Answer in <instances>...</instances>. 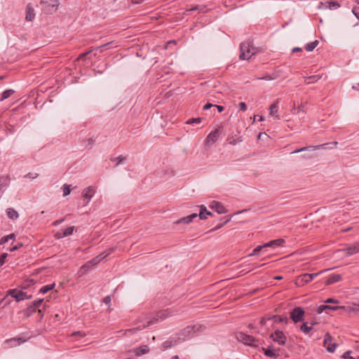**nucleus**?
<instances>
[{
    "instance_id": "1",
    "label": "nucleus",
    "mask_w": 359,
    "mask_h": 359,
    "mask_svg": "<svg viewBox=\"0 0 359 359\" xmlns=\"http://www.w3.org/2000/svg\"><path fill=\"white\" fill-rule=\"evenodd\" d=\"M200 212L198 215L197 213H193L187 217H182L180 220L177 222V224L179 223H184V224H189L192 220L199 216L201 219H204L207 218V215H210L211 212L206 210V208L204 205H201L200 207Z\"/></svg>"
},
{
    "instance_id": "2",
    "label": "nucleus",
    "mask_w": 359,
    "mask_h": 359,
    "mask_svg": "<svg viewBox=\"0 0 359 359\" xmlns=\"http://www.w3.org/2000/svg\"><path fill=\"white\" fill-rule=\"evenodd\" d=\"M237 339L244 344L245 345L257 347L259 346V341L252 335L246 334L243 332H238L236 334Z\"/></svg>"
},
{
    "instance_id": "3",
    "label": "nucleus",
    "mask_w": 359,
    "mask_h": 359,
    "mask_svg": "<svg viewBox=\"0 0 359 359\" xmlns=\"http://www.w3.org/2000/svg\"><path fill=\"white\" fill-rule=\"evenodd\" d=\"M255 48L250 42H243L241 44L240 58L241 60H249L254 54Z\"/></svg>"
},
{
    "instance_id": "4",
    "label": "nucleus",
    "mask_w": 359,
    "mask_h": 359,
    "mask_svg": "<svg viewBox=\"0 0 359 359\" xmlns=\"http://www.w3.org/2000/svg\"><path fill=\"white\" fill-rule=\"evenodd\" d=\"M328 270L329 269H326L316 273H304L297 278L296 283L304 285V284L312 281L315 277H317L320 273Z\"/></svg>"
},
{
    "instance_id": "5",
    "label": "nucleus",
    "mask_w": 359,
    "mask_h": 359,
    "mask_svg": "<svg viewBox=\"0 0 359 359\" xmlns=\"http://www.w3.org/2000/svg\"><path fill=\"white\" fill-rule=\"evenodd\" d=\"M304 315L305 311L300 306L294 308L290 313V318L295 323L302 321L304 320Z\"/></svg>"
},
{
    "instance_id": "6",
    "label": "nucleus",
    "mask_w": 359,
    "mask_h": 359,
    "mask_svg": "<svg viewBox=\"0 0 359 359\" xmlns=\"http://www.w3.org/2000/svg\"><path fill=\"white\" fill-rule=\"evenodd\" d=\"M332 341L333 338L330 333L327 332L324 337L323 345L330 353H333L337 346V344Z\"/></svg>"
},
{
    "instance_id": "7",
    "label": "nucleus",
    "mask_w": 359,
    "mask_h": 359,
    "mask_svg": "<svg viewBox=\"0 0 359 359\" xmlns=\"http://www.w3.org/2000/svg\"><path fill=\"white\" fill-rule=\"evenodd\" d=\"M270 338L274 342L278 343L280 346L285 344L286 337L283 331L276 330L274 332L271 334Z\"/></svg>"
},
{
    "instance_id": "8",
    "label": "nucleus",
    "mask_w": 359,
    "mask_h": 359,
    "mask_svg": "<svg viewBox=\"0 0 359 359\" xmlns=\"http://www.w3.org/2000/svg\"><path fill=\"white\" fill-rule=\"evenodd\" d=\"M170 315V312L168 310H162L157 312L152 319L147 321L146 326H149L151 324H154L158 322L159 320H163L168 317Z\"/></svg>"
},
{
    "instance_id": "9",
    "label": "nucleus",
    "mask_w": 359,
    "mask_h": 359,
    "mask_svg": "<svg viewBox=\"0 0 359 359\" xmlns=\"http://www.w3.org/2000/svg\"><path fill=\"white\" fill-rule=\"evenodd\" d=\"M114 248H109L108 250H106L104 252H102L99 255L94 257L92 260L89 261L91 264V266H95L97 265L101 260L107 257L108 255H109L111 253L114 252Z\"/></svg>"
},
{
    "instance_id": "10",
    "label": "nucleus",
    "mask_w": 359,
    "mask_h": 359,
    "mask_svg": "<svg viewBox=\"0 0 359 359\" xmlns=\"http://www.w3.org/2000/svg\"><path fill=\"white\" fill-rule=\"evenodd\" d=\"M339 6H340V5L337 1H327L325 2H320L318 6V8L320 10L337 9V8H339Z\"/></svg>"
},
{
    "instance_id": "11",
    "label": "nucleus",
    "mask_w": 359,
    "mask_h": 359,
    "mask_svg": "<svg viewBox=\"0 0 359 359\" xmlns=\"http://www.w3.org/2000/svg\"><path fill=\"white\" fill-rule=\"evenodd\" d=\"M8 294L12 297H14L18 302L29 298L27 297L25 292L22 291H18L16 290H9Z\"/></svg>"
},
{
    "instance_id": "12",
    "label": "nucleus",
    "mask_w": 359,
    "mask_h": 359,
    "mask_svg": "<svg viewBox=\"0 0 359 359\" xmlns=\"http://www.w3.org/2000/svg\"><path fill=\"white\" fill-rule=\"evenodd\" d=\"M210 208L219 214H223L227 212L224 206L218 201H212L210 205Z\"/></svg>"
},
{
    "instance_id": "13",
    "label": "nucleus",
    "mask_w": 359,
    "mask_h": 359,
    "mask_svg": "<svg viewBox=\"0 0 359 359\" xmlns=\"http://www.w3.org/2000/svg\"><path fill=\"white\" fill-rule=\"evenodd\" d=\"M346 255H352L359 252V243H354L352 245L348 246L342 250Z\"/></svg>"
},
{
    "instance_id": "14",
    "label": "nucleus",
    "mask_w": 359,
    "mask_h": 359,
    "mask_svg": "<svg viewBox=\"0 0 359 359\" xmlns=\"http://www.w3.org/2000/svg\"><path fill=\"white\" fill-rule=\"evenodd\" d=\"M26 341V339H24L21 337L11 338L6 339L5 341V344H7L9 347H14L17 345H20L21 344Z\"/></svg>"
},
{
    "instance_id": "15",
    "label": "nucleus",
    "mask_w": 359,
    "mask_h": 359,
    "mask_svg": "<svg viewBox=\"0 0 359 359\" xmlns=\"http://www.w3.org/2000/svg\"><path fill=\"white\" fill-rule=\"evenodd\" d=\"M219 137V130L216 129L214 131H212L205 139V144H210L215 143Z\"/></svg>"
},
{
    "instance_id": "16",
    "label": "nucleus",
    "mask_w": 359,
    "mask_h": 359,
    "mask_svg": "<svg viewBox=\"0 0 359 359\" xmlns=\"http://www.w3.org/2000/svg\"><path fill=\"white\" fill-rule=\"evenodd\" d=\"M74 230V226H69V227L67 228L62 232V231H57L55 234V238H57V239H60V238H62L64 237L70 236V235H72L73 233Z\"/></svg>"
},
{
    "instance_id": "17",
    "label": "nucleus",
    "mask_w": 359,
    "mask_h": 359,
    "mask_svg": "<svg viewBox=\"0 0 359 359\" xmlns=\"http://www.w3.org/2000/svg\"><path fill=\"white\" fill-rule=\"evenodd\" d=\"M278 100H276L273 104H271L269 107V114L270 116L274 117L276 119L279 120L280 116L278 113Z\"/></svg>"
},
{
    "instance_id": "18",
    "label": "nucleus",
    "mask_w": 359,
    "mask_h": 359,
    "mask_svg": "<svg viewBox=\"0 0 359 359\" xmlns=\"http://www.w3.org/2000/svg\"><path fill=\"white\" fill-rule=\"evenodd\" d=\"M327 144H329L328 143H325V144L316 145V146L304 147L300 148L299 149H297V150H295L294 151H292L291 154L299 153V152L304 151H309L310 149L317 150V149H321V148H325V147L326 145H327Z\"/></svg>"
},
{
    "instance_id": "19",
    "label": "nucleus",
    "mask_w": 359,
    "mask_h": 359,
    "mask_svg": "<svg viewBox=\"0 0 359 359\" xmlns=\"http://www.w3.org/2000/svg\"><path fill=\"white\" fill-rule=\"evenodd\" d=\"M285 241L283 238H278L276 240L271 241L268 243H264V246L266 248H276L278 246H282L285 244Z\"/></svg>"
},
{
    "instance_id": "20",
    "label": "nucleus",
    "mask_w": 359,
    "mask_h": 359,
    "mask_svg": "<svg viewBox=\"0 0 359 359\" xmlns=\"http://www.w3.org/2000/svg\"><path fill=\"white\" fill-rule=\"evenodd\" d=\"M262 351L266 356L272 358H277L279 355L278 351L272 347H269L268 348H262Z\"/></svg>"
},
{
    "instance_id": "21",
    "label": "nucleus",
    "mask_w": 359,
    "mask_h": 359,
    "mask_svg": "<svg viewBox=\"0 0 359 359\" xmlns=\"http://www.w3.org/2000/svg\"><path fill=\"white\" fill-rule=\"evenodd\" d=\"M196 325H194V326L189 325V326L186 327L183 330H182L181 334L184 337H190L192 335L193 333L196 332Z\"/></svg>"
},
{
    "instance_id": "22",
    "label": "nucleus",
    "mask_w": 359,
    "mask_h": 359,
    "mask_svg": "<svg viewBox=\"0 0 359 359\" xmlns=\"http://www.w3.org/2000/svg\"><path fill=\"white\" fill-rule=\"evenodd\" d=\"M341 280V276L340 274H332L328 277V278L325 281V285H330L334 283L339 282Z\"/></svg>"
},
{
    "instance_id": "23",
    "label": "nucleus",
    "mask_w": 359,
    "mask_h": 359,
    "mask_svg": "<svg viewBox=\"0 0 359 359\" xmlns=\"http://www.w3.org/2000/svg\"><path fill=\"white\" fill-rule=\"evenodd\" d=\"M94 193V189L91 187H88V188L83 189V196L86 198H88V201L86 202V204L89 203V201L93 198Z\"/></svg>"
},
{
    "instance_id": "24",
    "label": "nucleus",
    "mask_w": 359,
    "mask_h": 359,
    "mask_svg": "<svg viewBox=\"0 0 359 359\" xmlns=\"http://www.w3.org/2000/svg\"><path fill=\"white\" fill-rule=\"evenodd\" d=\"M147 327V326H146V325H144L142 327L139 326V327L131 328V329H127V330L123 331V335L126 336L128 334H134L137 333L138 331H140Z\"/></svg>"
},
{
    "instance_id": "25",
    "label": "nucleus",
    "mask_w": 359,
    "mask_h": 359,
    "mask_svg": "<svg viewBox=\"0 0 359 359\" xmlns=\"http://www.w3.org/2000/svg\"><path fill=\"white\" fill-rule=\"evenodd\" d=\"M34 8L31 6L30 4L27 6V15L26 20L28 21H32L34 18Z\"/></svg>"
},
{
    "instance_id": "26",
    "label": "nucleus",
    "mask_w": 359,
    "mask_h": 359,
    "mask_svg": "<svg viewBox=\"0 0 359 359\" xmlns=\"http://www.w3.org/2000/svg\"><path fill=\"white\" fill-rule=\"evenodd\" d=\"M6 212L8 217L11 219H17L19 217L18 212L12 208H8Z\"/></svg>"
},
{
    "instance_id": "27",
    "label": "nucleus",
    "mask_w": 359,
    "mask_h": 359,
    "mask_svg": "<svg viewBox=\"0 0 359 359\" xmlns=\"http://www.w3.org/2000/svg\"><path fill=\"white\" fill-rule=\"evenodd\" d=\"M15 235L14 233H11L9 235H7V236H3L1 239H0V245H3L6 243H7L9 240H12V241H15Z\"/></svg>"
},
{
    "instance_id": "28",
    "label": "nucleus",
    "mask_w": 359,
    "mask_h": 359,
    "mask_svg": "<svg viewBox=\"0 0 359 359\" xmlns=\"http://www.w3.org/2000/svg\"><path fill=\"white\" fill-rule=\"evenodd\" d=\"M93 266H91V264L90 263V262H88L86 264H85L84 265H83L79 273V276H83L85 273H86Z\"/></svg>"
},
{
    "instance_id": "29",
    "label": "nucleus",
    "mask_w": 359,
    "mask_h": 359,
    "mask_svg": "<svg viewBox=\"0 0 359 359\" xmlns=\"http://www.w3.org/2000/svg\"><path fill=\"white\" fill-rule=\"evenodd\" d=\"M149 348L147 345L140 346L136 351L137 355H141L149 352Z\"/></svg>"
},
{
    "instance_id": "30",
    "label": "nucleus",
    "mask_w": 359,
    "mask_h": 359,
    "mask_svg": "<svg viewBox=\"0 0 359 359\" xmlns=\"http://www.w3.org/2000/svg\"><path fill=\"white\" fill-rule=\"evenodd\" d=\"M318 41L316 40L314 41L307 43L305 46V49L306 51L311 52L314 50V48L318 46Z\"/></svg>"
},
{
    "instance_id": "31",
    "label": "nucleus",
    "mask_w": 359,
    "mask_h": 359,
    "mask_svg": "<svg viewBox=\"0 0 359 359\" xmlns=\"http://www.w3.org/2000/svg\"><path fill=\"white\" fill-rule=\"evenodd\" d=\"M14 93V90L12 89H8L4 90L1 94V101H3L10 97Z\"/></svg>"
},
{
    "instance_id": "32",
    "label": "nucleus",
    "mask_w": 359,
    "mask_h": 359,
    "mask_svg": "<svg viewBox=\"0 0 359 359\" xmlns=\"http://www.w3.org/2000/svg\"><path fill=\"white\" fill-rule=\"evenodd\" d=\"M36 309L32 304V305L29 306L25 310H24L23 312H24V314L25 316L29 317L32 313L36 312Z\"/></svg>"
},
{
    "instance_id": "33",
    "label": "nucleus",
    "mask_w": 359,
    "mask_h": 359,
    "mask_svg": "<svg viewBox=\"0 0 359 359\" xmlns=\"http://www.w3.org/2000/svg\"><path fill=\"white\" fill-rule=\"evenodd\" d=\"M320 79V76L318 75L311 76L306 77L305 79V83L306 84L313 83L316 82L317 81H318Z\"/></svg>"
},
{
    "instance_id": "34",
    "label": "nucleus",
    "mask_w": 359,
    "mask_h": 359,
    "mask_svg": "<svg viewBox=\"0 0 359 359\" xmlns=\"http://www.w3.org/2000/svg\"><path fill=\"white\" fill-rule=\"evenodd\" d=\"M277 318V316H263L261 319H260V325L262 326L264 325L266 323L267 320H270L271 319H276Z\"/></svg>"
},
{
    "instance_id": "35",
    "label": "nucleus",
    "mask_w": 359,
    "mask_h": 359,
    "mask_svg": "<svg viewBox=\"0 0 359 359\" xmlns=\"http://www.w3.org/2000/svg\"><path fill=\"white\" fill-rule=\"evenodd\" d=\"M313 329L312 326L309 325L306 323H304L301 327L300 330L305 334H308Z\"/></svg>"
},
{
    "instance_id": "36",
    "label": "nucleus",
    "mask_w": 359,
    "mask_h": 359,
    "mask_svg": "<svg viewBox=\"0 0 359 359\" xmlns=\"http://www.w3.org/2000/svg\"><path fill=\"white\" fill-rule=\"evenodd\" d=\"M55 287V284L53 283V284H50V285H45V286H43L39 292L42 294H46V292H48V291L53 290Z\"/></svg>"
},
{
    "instance_id": "37",
    "label": "nucleus",
    "mask_w": 359,
    "mask_h": 359,
    "mask_svg": "<svg viewBox=\"0 0 359 359\" xmlns=\"http://www.w3.org/2000/svg\"><path fill=\"white\" fill-rule=\"evenodd\" d=\"M264 248H266V246H264V244L262 245H258L252 251V252L251 254L249 255V256H254V255H257L261 250L262 249Z\"/></svg>"
},
{
    "instance_id": "38",
    "label": "nucleus",
    "mask_w": 359,
    "mask_h": 359,
    "mask_svg": "<svg viewBox=\"0 0 359 359\" xmlns=\"http://www.w3.org/2000/svg\"><path fill=\"white\" fill-rule=\"evenodd\" d=\"M351 351H346L343 354L342 358H344V359H359V357L354 358V357L351 356Z\"/></svg>"
},
{
    "instance_id": "39",
    "label": "nucleus",
    "mask_w": 359,
    "mask_h": 359,
    "mask_svg": "<svg viewBox=\"0 0 359 359\" xmlns=\"http://www.w3.org/2000/svg\"><path fill=\"white\" fill-rule=\"evenodd\" d=\"M70 192H71L70 186L65 184L63 186V195L65 196H67L70 194Z\"/></svg>"
},
{
    "instance_id": "40",
    "label": "nucleus",
    "mask_w": 359,
    "mask_h": 359,
    "mask_svg": "<svg viewBox=\"0 0 359 359\" xmlns=\"http://www.w3.org/2000/svg\"><path fill=\"white\" fill-rule=\"evenodd\" d=\"M346 310V307L344 306H329V308H327V310H331V311H337V310Z\"/></svg>"
},
{
    "instance_id": "41",
    "label": "nucleus",
    "mask_w": 359,
    "mask_h": 359,
    "mask_svg": "<svg viewBox=\"0 0 359 359\" xmlns=\"http://www.w3.org/2000/svg\"><path fill=\"white\" fill-rule=\"evenodd\" d=\"M327 308H329V305H320L318 306L316 311L318 313H321L324 311L327 310Z\"/></svg>"
},
{
    "instance_id": "42",
    "label": "nucleus",
    "mask_w": 359,
    "mask_h": 359,
    "mask_svg": "<svg viewBox=\"0 0 359 359\" xmlns=\"http://www.w3.org/2000/svg\"><path fill=\"white\" fill-rule=\"evenodd\" d=\"M8 256L7 253H3L0 256V267L5 263L6 259Z\"/></svg>"
},
{
    "instance_id": "43",
    "label": "nucleus",
    "mask_w": 359,
    "mask_h": 359,
    "mask_svg": "<svg viewBox=\"0 0 359 359\" xmlns=\"http://www.w3.org/2000/svg\"><path fill=\"white\" fill-rule=\"evenodd\" d=\"M43 301V299H40L36 300L32 303V305L37 309L41 306Z\"/></svg>"
},
{
    "instance_id": "44",
    "label": "nucleus",
    "mask_w": 359,
    "mask_h": 359,
    "mask_svg": "<svg viewBox=\"0 0 359 359\" xmlns=\"http://www.w3.org/2000/svg\"><path fill=\"white\" fill-rule=\"evenodd\" d=\"M339 300L334 298H328L325 301V303L326 304H339Z\"/></svg>"
},
{
    "instance_id": "45",
    "label": "nucleus",
    "mask_w": 359,
    "mask_h": 359,
    "mask_svg": "<svg viewBox=\"0 0 359 359\" xmlns=\"http://www.w3.org/2000/svg\"><path fill=\"white\" fill-rule=\"evenodd\" d=\"M201 122V118H191V119H189V121H187V124H191V123H199Z\"/></svg>"
},
{
    "instance_id": "46",
    "label": "nucleus",
    "mask_w": 359,
    "mask_h": 359,
    "mask_svg": "<svg viewBox=\"0 0 359 359\" xmlns=\"http://www.w3.org/2000/svg\"><path fill=\"white\" fill-rule=\"evenodd\" d=\"M238 107L240 109L243 111H245L247 110V105L245 102H241L238 104Z\"/></svg>"
},
{
    "instance_id": "47",
    "label": "nucleus",
    "mask_w": 359,
    "mask_h": 359,
    "mask_svg": "<svg viewBox=\"0 0 359 359\" xmlns=\"http://www.w3.org/2000/svg\"><path fill=\"white\" fill-rule=\"evenodd\" d=\"M198 10H200V8L199 6H196L193 8H187L186 11H185V13H189V12L191 11H198Z\"/></svg>"
},
{
    "instance_id": "48",
    "label": "nucleus",
    "mask_w": 359,
    "mask_h": 359,
    "mask_svg": "<svg viewBox=\"0 0 359 359\" xmlns=\"http://www.w3.org/2000/svg\"><path fill=\"white\" fill-rule=\"evenodd\" d=\"M302 110V105H300V106H298L297 108L293 109L292 110V114H298Z\"/></svg>"
},
{
    "instance_id": "49",
    "label": "nucleus",
    "mask_w": 359,
    "mask_h": 359,
    "mask_svg": "<svg viewBox=\"0 0 359 359\" xmlns=\"http://www.w3.org/2000/svg\"><path fill=\"white\" fill-rule=\"evenodd\" d=\"M76 335H79L81 337H86V334L83 333V332H81L80 331H78V332H74L72 334V336H76Z\"/></svg>"
},
{
    "instance_id": "50",
    "label": "nucleus",
    "mask_w": 359,
    "mask_h": 359,
    "mask_svg": "<svg viewBox=\"0 0 359 359\" xmlns=\"http://www.w3.org/2000/svg\"><path fill=\"white\" fill-rule=\"evenodd\" d=\"M38 176V174L36 173H32V172H29L28 173L27 175H26V177H29L30 179H34L36 178V177Z\"/></svg>"
},
{
    "instance_id": "51",
    "label": "nucleus",
    "mask_w": 359,
    "mask_h": 359,
    "mask_svg": "<svg viewBox=\"0 0 359 359\" xmlns=\"http://www.w3.org/2000/svg\"><path fill=\"white\" fill-rule=\"evenodd\" d=\"M103 302L106 304H109L111 302V297L107 296L103 299Z\"/></svg>"
},
{
    "instance_id": "52",
    "label": "nucleus",
    "mask_w": 359,
    "mask_h": 359,
    "mask_svg": "<svg viewBox=\"0 0 359 359\" xmlns=\"http://www.w3.org/2000/svg\"><path fill=\"white\" fill-rule=\"evenodd\" d=\"M229 220H230V219H226L223 224H218L214 229H212L211 231L219 229V228H221L223 226V224H226Z\"/></svg>"
},
{
    "instance_id": "53",
    "label": "nucleus",
    "mask_w": 359,
    "mask_h": 359,
    "mask_svg": "<svg viewBox=\"0 0 359 359\" xmlns=\"http://www.w3.org/2000/svg\"><path fill=\"white\" fill-rule=\"evenodd\" d=\"M22 245V243H19V244L15 245L14 247H13L12 248H11L10 251L11 252H13V251H15L16 250H18Z\"/></svg>"
},
{
    "instance_id": "54",
    "label": "nucleus",
    "mask_w": 359,
    "mask_h": 359,
    "mask_svg": "<svg viewBox=\"0 0 359 359\" xmlns=\"http://www.w3.org/2000/svg\"><path fill=\"white\" fill-rule=\"evenodd\" d=\"M5 179L3 177H0V189L5 186Z\"/></svg>"
},
{
    "instance_id": "55",
    "label": "nucleus",
    "mask_w": 359,
    "mask_h": 359,
    "mask_svg": "<svg viewBox=\"0 0 359 359\" xmlns=\"http://www.w3.org/2000/svg\"><path fill=\"white\" fill-rule=\"evenodd\" d=\"M257 79H263L266 81H271L273 79V78L270 75H266L262 78H257Z\"/></svg>"
},
{
    "instance_id": "56",
    "label": "nucleus",
    "mask_w": 359,
    "mask_h": 359,
    "mask_svg": "<svg viewBox=\"0 0 359 359\" xmlns=\"http://www.w3.org/2000/svg\"><path fill=\"white\" fill-rule=\"evenodd\" d=\"M64 220H65V219H57V220L55 221V222H53V224L54 226H57V225H59L60 224H61Z\"/></svg>"
},
{
    "instance_id": "57",
    "label": "nucleus",
    "mask_w": 359,
    "mask_h": 359,
    "mask_svg": "<svg viewBox=\"0 0 359 359\" xmlns=\"http://www.w3.org/2000/svg\"><path fill=\"white\" fill-rule=\"evenodd\" d=\"M92 50H89L88 52H86V53H83L82 54H81L79 56V59H81L84 57H86L87 55H88Z\"/></svg>"
},
{
    "instance_id": "58",
    "label": "nucleus",
    "mask_w": 359,
    "mask_h": 359,
    "mask_svg": "<svg viewBox=\"0 0 359 359\" xmlns=\"http://www.w3.org/2000/svg\"><path fill=\"white\" fill-rule=\"evenodd\" d=\"M212 106H213V104H212L210 103H208L203 106V109L207 110V109H210V107H212Z\"/></svg>"
},
{
    "instance_id": "59",
    "label": "nucleus",
    "mask_w": 359,
    "mask_h": 359,
    "mask_svg": "<svg viewBox=\"0 0 359 359\" xmlns=\"http://www.w3.org/2000/svg\"><path fill=\"white\" fill-rule=\"evenodd\" d=\"M169 44H174V45H175V44H176V41H175V40H172V41H168V42L166 43V44H165V48H168V46Z\"/></svg>"
},
{
    "instance_id": "60",
    "label": "nucleus",
    "mask_w": 359,
    "mask_h": 359,
    "mask_svg": "<svg viewBox=\"0 0 359 359\" xmlns=\"http://www.w3.org/2000/svg\"><path fill=\"white\" fill-rule=\"evenodd\" d=\"M163 345L165 348L170 347L171 346V342L166 341L163 343Z\"/></svg>"
},
{
    "instance_id": "61",
    "label": "nucleus",
    "mask_w": 359,
    "mask_h": 359,
    "mask_svg": "<svg viewBox=\"0 0 359 359\" xmlns=\"http://www.w3.org/2000/svg\"><path fill=\"white\" fill-rule=\"evenodd\" d=\"M302 51V49L301 48H299V47H296V48H294L292 49V52L294 53V52H301Z\"/></svg>"
},
{
    "instance_id": "62",
    "label": "nucleus",
    "mask_w": 359,
    "mask_h": 359,
    "mask_svg": "<svg viewBox=\"0 0 359 359\" xmlns=\"http://www.w3.org/2000/svg\"><path fill=\"white\" fill-rule=\"evenodd\" d=\"M214 106L217 108L219 112H222L224 110V107L222 106H220V105H214Z\"/></svg>"
},
{
    "instance_id": "63",
    "label": "nucleus",
    "mask_w": 359,
    "mask_h": 359,
    "mask_svg": "<svg viewBox=\"0 0 359 359\" xmlns=\"http://www.w3.org/2000/svg\"><path fill=\"white\" fill-rule=\"evenodd\" d=\"M134 4H140L142 1V0H131Z\"/></svg>"
},
{
    "instance_id": "64",
    "label": "nucleus",
    "mask_w": 359,
    "mask_h": 359,
    "mask_svg": "<svg viewBox=\"0 0 359 359\" xmlns=\"http://www.w3.org/2000/svg\"><path fill=\"white\" fill-rule=\"evenodd\" d=\"M353 13L355 15V17L359 20V15L355 12V9L353 10Z\"/></svg>"
}]
</instances>
